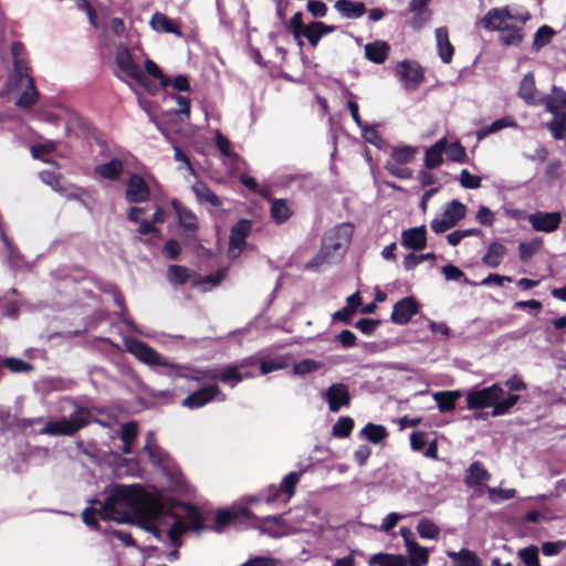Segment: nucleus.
Listing matches in <instances>:
<instances>
[{
    "label": "nucleus",
    "mask_w": 566,
    "mask_h": 566,
    "mask_svg": "<svg viewBox=\"0 0 566 566\" xmlns=\"http://www.w3.org/2000/svg\"><path fill=\"white\" fill-rule=\"evenodd\" d=\"M300 481V473L291 472L289 473L281 482L280 486L276 489L273 497H269L268 501H273L281 493H285L287 495V500L294 494L295 486Z\"/></svg>",
    "instance_id": "nucleus-38"
},
{
    "label": "nucleus",
    "mask_w": 566,
    "mask_h": 566,
    "mask_svg": "<svg viewBox=\"0 0 566 566\" xmlns=\"http://www.w3.org/2000/svg\"><path fill=\"white\" fill-rule=\"evenodd\" d=\"M389 50L388 43L376 41L365 46V55L369 61L380 64L387 59Z\"/></svg>",
    "instance_id": "nucleus-32"
},
{
    "label": "nucleus",
    "mask_w": 566,
    "mask_h": 566,
    "mask_svg": "<svg viewBox=\"0 0 566 566\" xmlns=\"http://www.w3.org/2000/svg\"><path fill=\"white\" fill-rule=\"evenodd\" d=\"M426 233L427 231L424 226L405 230L401 233V244L405 248L416 251L422 250L427 243Z\"/></svg>",
    "instance_id": "nucleus-20"
},
{
    "label": "nucleus",
    "mask_w": 566,
    "mask_h": 566,
    "mask_svg": "<svg viewBox=\"0 0 566 566\" xmlns=\"http://www.w3.org/2000/svg\"><path fill=\"white\" fill-rule=\"evenodd\" d=\"M15 81L17 86L23 88V92L15 102V105L21 108H30L39 98V93L35 90L33 78L29 74H24L15 77Z\"/></svg>",
    "instance_id": "nucleus-17"
},
{
    "label": "nucleus",
    "mask_w": 566,
    "mask_h": 566,
    "mask_svg": "<svg viewBox=\"0 0 566 566\" xmlns=\"http://www.w3.org/2000/svg\"><path fill=\"white\" fill-rule=\"evenodd\" d=\"M554 115L553 119L547 123V128L549 129L552 136L555 139H565L566 138V113L556 112L552 113Z\"/></svg>",
    "instance_id": "nucleus-35"
},
{
    "label": "nucleus",
    "mask_w": 566,
    "mask_h": 566,
    "mask_svg": "<svg viewBox=\"0 0 566 566\" xmlns=\"http://www.w3.org/2000/svg\"><path fill=\"white\" fill-rule=\"evenodd\" d=\"M322 397L327 401L332 412H338L342 407L349 405L350 401L348 387L342 382L331 385Z\"/></svg>",
    "instance_id": "nucleus-15"
},
{
    "label": "nucleus",
    "mask_w": 566,
    "mask_h": 566,
    "mask_svg": "<svg viewBox=\"0 0 566 566\" xmlns=\"http://www.w3.org/2000/svg\"><path fill=\"white\" fill-rule=\"evenodd\" d=\"M255 359L250 357L241 360L238 364L229 365L223 368H218V380L229 385L230 387H234L237 384L241 382L244 378H251L254 375L249 371H243L248 366L254 365Z\"/></svg>",
    "instance_id": "nucleus-10"
},
{
    "label": "nucleus",
    "mask_w": 566,
    "mask_h": 566,
    "mask_svg": "<svg viewBox=\"0 0 566 566\" xmlns=\"http://www.w3.org/2000/svg\"><path fill=\"white\" fill-rule=\"evenodd\" d=\"M448 557L453 562V566H482L481 558L472 551L462 548L459 552H447Z\"/></svg>",
    "instance_id": "nucleus-26"
},
{
    "label": "nucleus",
    "mask_w": 566,
    "mask_h": 566,
    "mask_svg": "<svg viewBox=\"0 0 566 566\" xmlns=\"http://www.w3.org/2000/svg\"><path fill=\"white\" fill-rule=\"evenodd\" d=\"M504 395L503 388L496 384L471 390L467 394V406L469 409L492 407L493 416H502L507 413L520 399L518 395H509L507 397H504Z\"/></svg>",
    "instance_id": "nucleus-3"
},
{
    "label": "nucleus",
    "mask_w": 566,
    "mask_h": 566,
    "mask_svg": "<svg viewBox=\"0 0 566 566\" xmlns=\"http://www.w3.org/2000/svg\"><path fill=\"white\" fill-rule=\"evenodd\" d=\"M418 312L417 304L411 297H405L394 305L391 321L396 324H407Z\"/></svg>",
    "instance_id": "nucleus-18"
},
{
    "label": "nucleus",
    "mask_w": 566,
    "mask_h": 566,
    "mask_svg": "<svg viewBox=\"0 0 566 566\" xmlns=\"http://www.w3.org/2000/svg\"><path fill=\"white\" fill-rule=\"evenodd\" d=\"M192 190L200 203L210 205L214 208L222 206L220 198L203 182H196Z\"/></svg>",
    "instance_id": "nucleus-30"
},
{
    "label": "nucleus",
    "mask_w": 566,
    "mask_h": 566,
    "mask_svg": "<svg viewBox=\"0 0 566 566\" xmlns=\"http://www.w3.org/2000/svg\"><path fill=\"white\" fill-rule=\"evenodd\" d=\"M251 231V222L247 219L234 224L230 232L228 255L237 259L245 247V239Z\"/></svg>",
    "instance_id": "nucleus-11"
},
{
    "label": "nucleus",
    "mask_w": 566,
    "mask_h": 566,
    "mask_svg": "<svg viewBox=\"0 0 566 566\" xmlns=\"http://www.w3.org/2000/svg\"><path fill=\"white\" fill-rule=\"evenodd\" d=\"M444 153L449 160L454 163H465L467 160V151L465 148L460 144V142H453L451 144L447 143V148Z\"/></svg>",
    "instance_id": "nucleus-44"
},
{
    "label": "nucleus",
    "mask_w": 566,
    "mask_h": 566,
    "mask_svg": "<svg viewBox=\"0 0 566 566\" xmlns=\"http://www.w3.org/2000/svg\"><path fill=\"white\" fill-rule=\"evenodd\" d=\"M505 254L506 248L503 244L492 242L482 258V263L489 268L495 269L500 266Z\"/></svg>",
    "instance_id": "nucleus-29"
},
{
    "label": "nucleus",
    "mask_w": 566,
    "mask_h": 566,
    "mask_svg": "<svg viewBox=\"0 0 566 566\" xmlns=\"http://www.w3.org/2000/svg\"><path fill=\"white\" fill-rule=\"evenodd\" d=\"M396 74L406 90H415L423 80V73L416 62L403 61L397 65Z\"/></svg>",
    "instance_id": "nucleus-14"
},
{
    "label": "nucleus",
    "mask_w": 566,
    "mask_h": 566,
    "mask_svg": "<svg viewBox=\"0 0 566 566\" xmlns=\"http://www.w3.org/2000/svg\"><path fill=\"white\" fill-rule=\"evenodd\" d=\"M292 214V211L284 199H276L272 202L271 216L276 222L286 221Z\"/></svg>",
    "instance_id": "nucleus-41"
},
{
    "label": "nucleus",
    "mask_w": 566,
    "mask_h": 566,
    "mask_svg": "<svg viewBox=\"0 0 566 566\" xmlns=\"http://www.w3.org/2000/svg\"><path fill=\"white\" fill-rule=\"evenodd\" d=\"M172 207L178 216L180 226L186 230H195L197 228V218L190 210L184 208L178 201H172Z\"/></svg>",
    "instance_id": "nucleus-37"
},
{
    "label": "nucleus",
    "mask_w": 566,
    "mask_h": 566,
    "mask_svg": "<svg viewBox=\"0 0 566 566\" xmlns=\"http://www.w3.org/2000/svg\"><path fill=\"white\" fill-rule=\"evenodd\" d=\"M530 19L527 11L512 12L509 7H501L490 9L480 20V24L488 31L501 34L517 22L526 23Z\"/></svg>",
    "instance_id": "nucleus-5"
},
{
    "label": "nucleus",
    "mask_w": 566,
    "mask_h": 566,
    "mask_svg": "<svg viewBox=\"0 0 566 566\" xmlns=\"http://www.w3.org/2000/svg\"><path fill=\"white\" fill-rule=\"evenodd\" d=\"M91 416L88 409L76 407L70 417H62L55 421H49L40 430V433L48 436H72L88 424Z\"/></svg>",
    "instance_id": "nucleus-6"
},
{
    "label": "nucleus",
    "mask_w": 566,
    "mask_h": 566,
    "mask_svg": "<svg viewBox=\"0 0 566 566\" xmlns=\"http://www.w3.org/2000/svg\"><path fill=\"white\" fill-rule=\"evenodd\" d=\"M125 346L127 350L143 364L148 365L150 367L160 366L168 368L169 370L166 373L168 376L185 377L197 382L203 381V377L200 376L199 370H196L192 375L181 374L180 370L185 369V367L169 363L165 357H163L159 353H157L146 343H143L135 338H126Z\"/></svg>",
    "instance_id": "nucleus-4"
},
{
    "label": "nucleus",
    "mask_w": 566,
    "mask_h": 566,
    "mask_svg": "<svg viewBox=\"0 0 566 566\" xmlns=\"http://www.w3.org/2000/svg\"><path fill=\"white\" fill-rule=\"evenodd\" d=\"M436 40L438 54L443 63H450L454 53L453 45L449 40L448 29L446 27L436 30Z\"/></svg>",
    "instance_id": "nucleus-24"
},
{
    "label": "nucleus",
    "mask_w": 566,
    "mask_h": 566,
    "mask_svg": "<svg viewBox=\"0 0 566 566\" xmlns=\"http://www.w3.org/2000/svg\"><path fill=\"white\" fill-rule=\"evenodd\" d=\"M308 12L316 18H323L327 13V6L324 2L310 0L307 2Z\"/></svg>",
    "instance_id": "nucleus-61"
},
{
    "label": "nucleus",
    "mask_w": 566,
    "mask_h": 566,
    "mask_svg": "<svg viewBox=\"0 0 566 566\" xmlns=\"http://www.w3.org/2000/svg\"><path fill=\"white\" fill-rule=\"evenodd\" d=\"M264 523H271L276 526L273 528L271 526L262 527V532L269 534L272 537H282L289 534V531L283 525V515H270L262 520Z\"/></svg>",
    "instance_id": "nucleus-39"
},
{
    "label": "nucleus",
    "mask_w": 566,
    "mask_h": 566,
    "mask_svg": "<svg viewBox=\"0 0 566 566\" xmlns=\"http://www.w3.org/2000/svg\"><path fill=\"white\" fill-rule=\"evenodd\" d=\"M353 232V227L349 223H342L329 230L323 239L322 249L306 264V269H315L340 260L349 245Z\"/></svg>",
    "instance_id": "nucleus-2"
},
{
    "label": "nucleus",
    "mask_w": 566,
    "mask_h": 566,
    "mask_svg": "<svg viewBox=\"0 0 566 566\" xmlns=\"http://www.w3.org/2000/svg\"><path fill=\"white\" fill-rule=\"evenodd\" d=\"M285 366L286 363L282 358L263 359L260 364V370L262 375H266L274 370L283 369Z\"/></svg>",
    "instance_id": "nucleus-54"
},
{
    "label": "nucleus",
    "mask_w": 566,
    "mask_h": 566,
    "mask_svg": "<svg viewBox=\"0 0 566 566\" xmlns=\"http://www.w3.org/2000/svg\"><path fill=\"white\" fill-rule=\"evenodd\" d=\"M145 70L146 72L154 76L155 78H158L160 81V85L166 87L169 85V78L165 77L159 66L151 60L145 61Z\"/></svg>",
    "instance_id": "nucleus-55"
},
{
    "label": "nucleus",
    "mask_w": 566,
    "mask_h": 566,
    "mask_svg": "<svg viewBox=\"0 0 566 566\" xmlns=\"http://www.w3.org/2000/svg\"><path fill=\"white\" fill-rule=\"evenodd\" d=\"M459 182L465 189H478L481 186V178L463 169L460 172Z\"/></svg>",
    "instance_id": "nucleus-50"
},
{
    "label": "nucleus",
    "mask_w": 566,
    "mask_h": 566,
    "mask_svg": "<svg viewBox=\"0 0 566 566\" xmlns=\"http://www.w3.org/2000/svg\"><path fill=\"white\" fill-rule=\"evenodd\" d=\"M124 170V161L120 157L112 158L109 161L102 163L94 167V174L106 180H117Z\"/></svg>",
    "instance_id": "nucleus-19"
},
{
    "label": "nucleus",
    "mask_w": 566,
    "mask_h": 566,
    "mask_svg": "<svg viewBox=\"0 0 566 566\" xmlns=\"http://www.w3.org/2000/svg\"><path fill=\"white\" fill-rule=\"evenodd\" d=\"M167 276L172 284H184L191 279V272L181 265H170L167 271Z\"/></svg>",
    "instance_id": "nucleus-42"
},
{
    "label": "nucleus",
    "mask_w": 566,
    "mask_h": 566,
    "mask_svg": "<svg viewBox=\"0 0 566 566\" xmlns=\"http://www.w3.org/2000/svg\"><path fill=\"white\" fill-rule=\"evenodd\" d=\"M417 531L422 538L432 539L439 535V527L428 520L419 522Z\"/></svg>",
    "instance_id": "nucleus-49"
},
{
    "label": "nucleus",
    "mask_w": 566,
    "mask_h": 566,
    "mask_svg": "<svg viewBox=\"0 0 566 566\" xmlns=\"http://www.w3.org/2000/svg\"><path fill=\"white\" fill-rule=\"evenodd\" d=\"M555 35V31L548 25H542L534 35L532 49L538 52L542 48L547 45L553 36Z\"/></svg>",
    "instance_id": "nucleus-40"
},
{
    "label": "nucleus",
    "mask_w": 566,
    "mask_h": 566,
    "mask_svg": "<svg viewBox=\"0 0 566 566\" xmlns=\"http://www.w3.org/2000/svg\"><path fill=\"white\" fill-rule=\"evenodd\" d=\"M149 24L156 32L172 33L177 36H181V31L177 23L161 12H156L150 18Z\"/></svg>",
    "instance_id": "nucleus-22"
},
{
    "label": "nucleus",
    "mask_w": 566,
    "mask_h": 566,
    "mask_svg": "<svg viewBox=\"0 0 566 566\" xmlns=\"http://www.w3.org/2000/svg\"><path fill=\"white\" fill-rule=\"evenodd\" d=\"M460 397L461 392L459 390L438 391L433 394V399L442 412L452 410Z\"/></svg>",
    "instance_id": "nucleus-34"
},
{
    "label": "nucleus",
    "mask_w": 566,
    "mask_h": 566,
    "mask_svg": "<svg viewBox=\"0 0 566 566\" xmlns=\"http://www.w3.org/2000/svg\"><path fill=\"white\" fill-rule=\"evenodd\" d=\"M517 127V123L516 120L507 115V116H504L500 119H496L494 120L491 125H490V129L489 130H492V133H497L500 132L501 129H504V128H515Z\"/></svg>",
    "instance_id": "nucleus-57"
},
{
    "label": "nucleus",
    "mask_w": 566,
    "mask_h": 566,
    "mask_svg": "<svg viewBox=\"0 0 566 566\" xmlns=\"http://www.w3.org/2000/svg\"><path fill=\"white\" fill-rule=\"evenodd\" d=\"M447 148V138L439 139L434 145L426 150L424 165L427 168L432 169L443 163V153Z\"/></svg>",
    "instance_id": "nucleus-28"
},
{
    "label": "nucleus",
    "mask_w": 566,
    "mask_h": 566,
    "mask_svg": "<svg viewBox=\"0 0 566 566\" xmlns=\"http://www.w3.org/2000/svg\"><path fill=\"white\" fill-rule=\"evenodd\" d=\"M150 198L147 182L136 174L130 175L126 182L125 199L129 203H144Z\"/></svg>",
    "instance_id": "nucleus-12"
},
{
    "label": "nucleus",
    "mask_w": 566,
    "mask_h": 566,
    "mask_svg": "<svg viewBox=\"0 0 566 566\" xmlns=\"http://www.w3.org/2000/svg\"><path fill=\"white\" fill-rule=\"evenodd\" d=\"M361 433L373 443H379L387 436L386 429L382 426L368 423Z\"/></svg>",
    "instance_id": "nucleus-46"
},
{
    "label": "nucleus",
    "mask_w": 566,
    "mask_h": 566,
    "mask_svg": "<svg viewBox=\"0 0 566 566\" xmlns=\"http://www.w3.org/2000/svg\"><path fill=\"white\" fill-rule=\"evenodd\" d=\"M517 96L530 106L544 105L546 111L555 113L556 105L551 95L538 96V91L535 85V77L532 72L526 73L518 86Z\"/></svg>",
    "instance_id": "nucleus-8"
},
{
    "label": "nucleus",
    "mask_w": 566,
    "mask_h": 566,
    "mask_svg": "<svg viewBox=\"0 0 566 566\" xmlns=\"http://www.w3.org/2000/svg\"><path fill=\"white\" fill-rule=\"evenodd\" d=\"M323 363L314 360V359H303L296 364L293 365V373L295 375H306L313 371H316L323 367Z\"/></svg>",
    "instance_id": "nucleus-45"
},
{
    "label": "nucleus",
    "mask_w": 566,
    "mask_h": 566,
    "mask_svg": "<svg viewBox=\"0 0 566 566\" xmlns=\"http://www.w3.org/2000/svg\"><path fill=\"white\" fill-rule=\"evenodd\" d=\"M280 560L270 556H254L240 566H277Z\"/></svg>",
    "instance_id": "nucleus-56"
},
{
    "label": "nucleus",
    "mask_w": 566,
    "mask_h": 566,
    "mask_svg": "<svg viewBox=\"0 0 566 566\" xmlns=\"http://www.w3.org/2000/svg\"><path fill=\"white\" fill-rule=\"evenodd\" d=\"M184 510L187 518L192 524V528L199 531L201 528V518L199 511L191 505H185Z\"/></svg>",
    "instance_id": "nucleus-59"
},
{
    "label": "nucleus",
    "mask_w": 566,
    "mask_h": 566,
    "mask_svg": "<svg viewBox=\"0 0 566 566\" xmlns=\"http://www.w3.org/2000/svg\"><path fill=\"white\" fill-rule=\"evenodd\" d=\"M416 155V148L411 146H400L396 147L391 151V160L397 164H408L412 161Z\"/></svg>",
    "instance_id": "nucleus-43"
},
{
    "label": "nucleus",
    "mask_w": 566,
    "mask_h": 566,
    "mask_svg": "<svg viewBox=\"0 0 566 566\" xmlns=\"http://www.w3.org/2000/svg\"><path fill=\"white\" fill-rule=\"evenodd\" d=\"M11 53L14 64V77L29 74L24 45L21 42H13Z\"/></svg>",
    "instance_id": "nucleus-31"
},
{
    "label": "nucleus",
    "mask_w": 566,
    "mask_h": 566,
    "mask_svg": "<svg viewBox=\"0 0 566 566\" xmlns=\"http://www.w3.org/2000/svg\"><path fill=\"white\" fill-rule=\"evenodd\" d=\"M475 219L483 226H492L494 222V213L485 206H481L476 212Z\"/></svg>",
    "instance_id": "nucleus-58"
},
{
    "label": "nucleus",
    "mask_w": 566,
    "mask_h": 566,
    "mask_svg": "<svg viewBox=\"0 0 566 566\" xmlns=\"http://www.w3.org/2000/svg\"><path fill=\"white\" fill-rule=\"evenodd\" d=\"M219 395H221V390L217 385L205 386L186 397L181 405L189 409L201 408Z\"/></svg>",
    "instance_id": "nucleus-16"
},
{
    "label": "nucleus",
    "mask_w": 566,
    "mask_h": 566,
    "mask_svg": "<svg viewBox=\"0 0 566 566\" xmlns=\"http://www.w3.org/2000/svg\"><path fill=\"white\" fill-rule=\"evenodd\" d=\"M488 493H489V496L491 500H495L497 497H500L502 500H510V499L514 497L515 490L514 489L502 490V489H496V488H488Z\"/></svg>",
    "instance_id": "nucleus-63"
},
{
    "label": "nucleus",
    "mask_w": 566,
    "mask_h": 566,
    "mask_svg": "<svg viewBox=\"0 0 566 566\" xmlns=\"http://www.w3.org/2000/svg\"><path fill=\"white\" fill-rule=\"evenodd\" d=\"M442 273L447 281H457L464 276V273L459 268L452 264L443 266Z\"/></svg>",
    "instance_id": "nucleus-64"
},
{
    "label": "nucleus",
    "mask_w": 566,
    "mask_h": 566,
    "mask_svg": "<svg viewBox=\"0 0 566 566\" xmlns=\"http://www.w3.org/2000/svg\"><path fill=\"white\" fill-rule=\"evenodd\" d=\"M354 421L349 417H340L333 426V434L338 438H346L350 434Z\"/></svg>",
    "instance_id": "nucleus-47"
},
{
    "label": "nucleus",
    "mask_w": 566,
    "mask_h": 566,
    "mask_svg": "<svg viewBox=\"0 0 566 566\" xmlns=\"http://www.w3.org/2000/svg\"><path fill=\"white\" fill-rule=\"evenodd\" d=\"M524 24L517 22L510 29L504 30V32L499 34V42L504 46H520L524 41Z\"/></svg>",
    "instance_id": "nucleus-27"
},
{
    "label": "nucleus",
    "mask_w": 566,
    "mask_h": 566,
    "mask_svg": "<svg viewBox=\"0 0 566 566\" xmlns=\"http://www.w3.org/2000/svg\"><path fill=\"white\" fill-rule=\"evenodd\" d=\"M233 518V514L228 511H220L216 516L213 530L218 533L222 532L224 526Z\"/></svg>",
    "instance_id": "nucleus-62"
},
{
    "label": "nucleus",
    "mask_w": 566,
    "mask_h": 566,
    "mask_svg": "<svg viewBox=\"0 0 566 566\" xmlns=\"http://www.w3.org/2000/svg\"><path fill=\"white\" fill-rule=\"evenodd\" d=\"M41 180L55 191L62 190L61 176L55 171L44 170L40 172Z\"/></svg>",
    "instance_id": "nucleus-51"
},
{
    "label": "nucleus",
    "mask_w": 566,
    "mask_h": 566,
    "mask_svg": "<svg viewBox=\"0 0 566 566\" xmlns=\"http://www.w3.org/2000/svg\"><path fill=\"white\" fill-rule=\"evenodd\" d=\"M137 436V424L135 422H128L122 426V441L127 444V442H133Z\"/></svg>",
    "instance_id": "nucleus-60"
},
{
    "label": "nucleus",
    "mask_w": 566,
    "mask_h": 566,
    "mask_svg": "<svg viewBox=\"0 0 566 566\" xmlns=\"http://www.w3.org/2000/svg\"><path fill=\"white\" fill-rule=\"evenodd\" d=\"M369 566H406V560L401 555L375 554L369 559Z\"/></svg>",
    "instance_id": "nucleus-36"
},
{
    "label": "nucleus",
    "mask_w": 566,
    "mask_h": 566,
    "mask_svg": "<svg viewBox=\"0 0 566 566\" xmlns=\"http://www.w3.org/2000/svg\"><path fill=\"white\" fill-rule=\"evenodd\" d=\"M490 473L480 462H473L465 474V483L468 486L481 490L490 480Z\"/></svg>",
    "instance_id": "nucleus-21"
},
{
    "label": "nucleus",
    "mask_w": 566,
    "mask_h": 566,
    "mask_svg": "<svg viewBox=\"0 0 566 566\" xmlns=\"http://www.w3.org/2000/svg\"><path fill=\"white\" fill-rule=\"evenodd\" d=\"M116 76L122 81L133 80L139 84H144L146 76L142 69L132 57L128 48L120 44L115 53Z\"/></svg>",
    "instance_id": "nucleus-7"
},
{
    "label": "nucleus",
    "mask_w": 566,
    "mask_h": 566,
    "mask_svg": "<svg viewBox=\"0 0 566 566\" xmlns=\"http://www.w3.org/2000/svg\"><path fill=\"white\" fill-rule=\"evenodd\" d=\"M334 7L346 19L360 18L366 11L363 2L352 0H337Z\"/></svg>",
    "instance_id": "nucleus-25"
},
{
    "label": "nucleus",
    "mask_w": 566,
    "mask_h": 566,
    "mask_svg": "<svg viewBox=\"0 0 566 566\" xmlns=\"http://www.w3.org/2000/svg\"><path fill=\"white\" fill-rule=\"evenodd\" d=\"M465 213L467 207L454 199L447 205L440 218H436L431 221L430 227L436 233H443L462 220Z\"/></svg>",
    "instance_id": "nucleus-9"
},
{
    "label": "nucleus",
    "mask_w": 566,
    "mask_h": 566,
    "mask_svg": "<svg viewBox=\"0 0 566 566\" xmlns=\"http://www.w3.org/2000/svg\"><path fill=\"white\" fill-rule=\"evenodd\" d=\"M90 503L92 505L99 504V509L90 506L83 511L82 520L88 527H98L97 514L102 520L117 523H130L138 520L140 525L153 533L156 538L167 537L169 539L175 547L168 554L169 562L178 558L180 537L186 531L181 518L140 486L119 485L112 490L104 503L97 500H90Z\"/></svg>",
    "instance_id": "nucleus-1"
},
{
    "label": "nucleus",
    "mask_w": 566,
    "mask_h": 566,
    "mask_svg": "<svg viewBox=\"0 0 566 566\" xmlns=\"http://www.w3.org/2000/svg\"><path fill=\"white\" fill-rule=\"evenodd\" d=\"M56 149V144L53 140H45L40 144H35L31 147V154L34 159H42L48 163L46 159L43 158V155L51 154Z\"/></svg>",
    "instance_id": "nucleus-48"
},
{
    "label": "nucleus",
    "mask_w": 566,
    "mask_h": 566,
    "mask_svg": "<svg viewBox=\"0 0 566 566\" xmlns=\"http://www.w3.org/2000/svg\"><path fill=\"white\" fill-rule=\"evenodd\" d=\"M402 164H397V163H392V161H387L386 163V166L385 168L387 169V171L397 177V178H400V179H408L412 176V172L409 168L407 167H402L401 166Z\"/></svg>",
    "instance_id": "nucleus-53"
},
{
    "label": "nucleus",
    "mask_w": 566,
    "mask_h": 566,
    "mask_svg": "<svg viewBox=\"0 0 566 566\" xmlns=\"http://www.w3.org/2000/svg\"><path fill=\"white\" fill-rule=\"evenodd\" d=\"M518 555L526 566H539L538 551L535 546L521 549Z\"/></svg>",
    "instance_id": "nucleus-52"
},
{
    "label": "nucleus",
    "mask_w": 566,
    "mask_h": 566,
    "mask_svg": "<svg viewBox=\"0 0 566 566\" xmlns=\"http://www.w3.org/2000/svg\"><path fill=\"white\" fill-rule=\"evenodd\" d=\"M406 552L409 557V566H426L429 560V551L417 542L406 538Z\"/></svg>",
    "instance_id": "nucleus-23"
},
{
    "label": "nucleus",
    "mask_w": 566,
    "mask_h": 566,
    "mask_svg": "<svg viewBox=\"0 0 566 566\" xmlns=\"http://www.w3.org/2000/svg\"><path fill=\"white\" fill-rule=\"evenodd\" d=\"M334 29V27L326 25L323 22H313L305 28L302 34L310 41L313 46H316L321 38L324 34L333 32Z\"/></svg>",
    "instance_id": "nucleus-33"
},
{
    "label": "nucleus",
    "mask_w": 566,
    "mask_h": 566,
    "mask_svg": "<svg viewBox=\"0 0 566 566\" xmlns=\"http://www.w3.org/2000/svg\"><path fill=\"white\" fill-rule=\"evenodd\" d=\"M562 213L558 211H537L527 216L532 228L538 232L551 233L558 229L562 222Z\"/></svg>",
    "instance_id": "nucleus-13"
}]
</instances>
